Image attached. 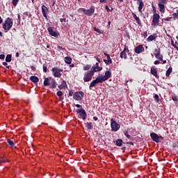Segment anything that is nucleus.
Wrapping results in <instances>:
<instances>
[{
	"instance_id": "1",
	"label": "nucleus",
	"mask_w": 178,
	"mask_h": 178,
	"mask_svg": "<svg viewBox=\"0 0 178 178\" xmlns=\"http://www.w3.org/2000/svg\"><path fill=\"white\" fill-rule=\"evenodd\" d=\"M13 26V19L10 17L6 18V19L4 21V23H3V29L6 31V33H8L10 29H12Z\"/></svg>"
},
{
	"instance_id": "2",
	"label": "nucleus",
	"mask_w": 178,
	"mask_h": 178,
	"mask_svg": "<svg viewBox=\"0 0 178 178\" xmlns=\"http://www.w3.org/2000/svg\"><path fill=\"white\" fill-rule=\"evenodd\" d=\"M94 74H95V72L94 71H92V70L85 72L84 77H83V81H85V83L91 81V80H92V76H94Z\"/></svg>"
},
{
	"instance_id": "3",
	"label": "nucleus",
	"mask_w": 178,
	"mask_h": 178,
	"mask_svg": "<svg viewBox=\"0 0 178 178\" xmlns=\"http://www.w3.org/2000/svg\"><path fill=\"white\" fill-rule=\"evenodd\" d=\"M110 122H111V131H118V130L120 129V124H118V122H116V121H115L113 118H112Z\"/></svg>"
},
{
	"instance_id": "4",
	"label": "nucleus",
	"mask_w": 178,
	"mask_h": 178,
	"mask_svg": "<svg viewBox=\"0 0 178 178\" xmlns=\"http://www.w3.org/2000/svg\"><path fill=\"white\" fill-rule=\"evenodd\" d=\"M53 75L54 77H61L62 76V72H63V69H59L58 67H53L51 70Z\"/></svg>"
},
{
	"instance_id": "5",
	"label": "nucleus",
	"mask_w": 178,
	"mask_h": 178,
	"mask_svg": "<svg viewBox=\"0 0 178 178\" xmlns=\"http://www.w3.org/2000/svg\"><path fill=\"white\" fill-rule=\"evenodd\" d=\"M99 83H104L100 76H97L95 80H93L89 86V90H92V87H95L97 84H99Z\"/></svg>"
},
{
	"instance_id": "6",
	"label": "nucleus",
	"mask_w": 178,
	"mask_h": 178,
	"mask_svg": "<svg viewBox=\"0 0 178 178\" xmlns=\"http://www.w3.org/2000/svg\"><path fill=\"white\" fill-rule=\"evenodd\" d=\"M83 97H84V92L82 91L75 92L73 95V98L75 101H83Z\"/></svg>"
},
{
	"instance_id": "7",
	"label": "nucleus",
	"mask_w": 178,
	"mask_h": 178,
	"mask_svg": "<svg viewBox=\"0 0 178 178\" xmlns=\"http://www.w3.org/2000/svg\"><path fill=\"white\" fill-rule=\"evenodd\" d=\"M94 12H95V7L90 6V9L86 10L83 9V13L86 15V16H92L94 15Z\"/></svg>"
},
{
	"instance_id": "8",
	"label": "nucleus",
	"mask_w": 178,
	"mask_h": 178,
	"mask_svg": "<svg viewBox=\"0 0 178 178\" xmlns=\"http://www.w3.org/2000/svg\"><path fill=\"white\" fill-rule=\"evenodd\" d=\"M154 56L159 60H163V56L161 54V49L157 48L154 49Z\"/></svg>"
},
{
	"instance_id": "9",
	"label": "nucleus",
	"mask_w": 178,
	"mask_h": 178,
	"mask_svg": "<svg viewBox=\"0 0 178 178\" xmlns=\"http://www.w3.org/2000/svg\"><path fill=\"white\" fill-rule=\"evenodd\" d=\"M159 19H161V16L158 13H155L153 15L152 19V25L153 26H159Z\"/></svg>"
},
{
	"instance_id": "10",
	"label": "nucleus",
	"mask_w": 178,
	"mask_h": 178,
	"mask_svg": "<svg viewBox=\"0 0 178 178\" xmlns=\"http://www.w3.org/2000/svg\"><path fill=\"white\" fill-rule=\"evenodd\" d=\"M126 52L129 54V52H130V50L129 49V48H127V46L124 45V50L120 53V55L121 59H127V54H126Z\"/></svg>"
},
{
	"instance_id": "11",
	"label": "nucleus",
	"mask_w": 178,
	"mask_h": 178,
	"mask_svg": "<svg viewBox=\"0 0 178 178\" xmlns=\"http://www.w3.org/2000/svg\"><path fill=\"white\" fill-rule=\"evenodd\" d=\"M76 113H79V116L82 118L83 120H86V119H87V113L84 108L77 109Z\"/></svg>"
},
{
	"instance_id": "12",
	"label": "nucleus",
	"mask_w": 178,
	"mask_h": 178,
	"mask_svg": "<svg viewBox=\"0 0 178 178\" xmlns=\"http://www.w3.org/2000/svg\"><path fill=\"white\" fill-rule=\"evenodd\" d=\"M112 76V72H111V70L109 71H106L104 76H100V79H102V81H106V80H108V79H111V76Z\"/></svg>"
},
{
	"instance_id": "13",
	"label": "nucleus",
	"mask_w": 178,
	"mask_h": 178,
	"mask_svg": "<svg viewBox=\"0 0 178 178\" xmlns=\"http://www.w3.org/2000/svg\"><path fill=\"white\" fill-rule=\"evenodd\" d=\"M42 13L46 20H48V13H49V9L45 6H42Z\"/></svg>"
},
{
	"instance_id": "14",
	"label": "nucleus",
	"mask_w": 178,
	"mask_h": 178,
	"mask_svg": "<svg viewBox=\"0 0 178 178\" xmlns=\"http://www.w3.org/2000/svg\"><path fill=\"white\" fill-rule=\"evenodd\" d=\"M47 31H49V33L50 35H52V37H56V38L59 37V33L54 31V29L51 26L47 29Z\"/></svg>"
},
{
	"instance_id": "15",
	"label": "nucleus",
	"mask_w": 178,
	"mask_h": 178,
	"mask_svg": "<svg viewBox=\"0 0 178 178\" xmlns=\"http://www.w3.org/2000/svg\"><path fill=\"white\" fill-rule=\"evenodd\" d=\"M150 137H151L152 140H153L155 143H161V140H159V136H158V134H155V132L151 133Z\"/></svg>"
},
{
	"instance_id": "16",
	"label": "nucleus",
	"mask_w": 178,
	"mask_h": 178,
	"mask_svg": "<svg viewBox=\"0 0 178 178\" xmlns=\"http://www.w3.org/2000/svg\"><path fill=\"white\" fill-rule=\"evenodd\" d=\"M150 73L151 74L154 76L156 79H159V75H158V70L156 69V67H155V66L151 67Z\"/></svg>"
},
{
	"instance_id": "17",
	"label": "nucleus",
	"mask_w": 178,
	"mask_h": 178,
	"mask_svg": "<svg viewBox=\"0 0 178 178\" xmlns=\"http://www.w3.org/2000/svg\"><path fill=\"white\" fill-rule=\"evenodd\" d=\"M104 55L107 58V60L104 59V63H106V65H112V58H111V56L108 53H104Z\"/></svg>"
},
{
	"instance_id": "18",
	"label": "nucleus",
	"mask_w": 178,
	"mask_h": 178,
	"mask_svg": "<svg viewBox=\"0 0 178 178\" xmlns=\"http://www.w3.org/2000/svg\"><path fill=\"white\" fill-rule=\"evenodd\" d=\"M90 70H92L95 73L97 72H101V70H102V67H99V63H96L95 66H92Z\"/></svg>"
},
{
	"instance_id": "19",
	"label": "nucleus",
	"mask_w": 178,
	"mask_h": 178,
	"mask_svg": "<svg viewBox=\"0 0 178 178\" xmlns=\"http://www.w3.org/2000/svg\"><path fill=\"white\" fill-rule=\"evenodd\" d=\"M144 51H145V49L142 44L138 45L134 49V51L136 52V54H141V52H144Z\"/></svg>"
},
{
	"instance_id": "20",
	"label": "nucleus",
	"mask_w": 178,
	"mask_h": 178,
	"mask_svg": "<svg viewBox=\"0 0 178 178\" xmlns=\"http://www.w3.org/2000/svg\"><path fill=\"white\" fill-rule=\"evenodd\" d=\"M113 143H115V145H117V147H122L123 144H126V143L123 142V140L122 139H117L115 140H113Z\"/></svg>"
},
{
	"instance_id": "21",
	"label": "nucleus",
	"mask_w": 178,
	"mask_h": 178,
	"mask_svg": "<svg viewBox=\"0 0 178 178\" xmlns=\"http://www.w3.org/2000/svg\"><path fill=\"white\" fill-rule=\"evenodd\" d=\"M137 1L139 3L138 12L139 13H143V8H144V3L143 2V0H137Z\"/></svg>"
},
{
	"instance_id": "22",
	"label": "nucleus",
	"mask_w": 178,
	"mask_h": 178,
	"mask_svg": "<svg viewBox=\"0 0 178 178\" xmlns=\"http://www.w3.org/2000/svg\"><path fill=\"white\" fill-rule=\"evenodd\" d=\"M158 35L156 33H153L147 38V42H151V41H154V40L156 39Z\"/></svg>"
},
{
	"instance_id": "23",
	"label": "nucleus",
	"mask_w": 178,
	"mask_h": 178,
	"mask_svg": "<svg viewBox=\"0 0 178 178\" xmlns=\"http://www.w3.org/2000/svg\"><path fill=\"white\" fill-rule=\"evenodd\" d=\"M29 80L34 84H37L38 81H40V79H38L36 76H31Z\"/></svg>"
},
{
	"instance_id": "24",
	"label": "nucleus",
	"mask_w": 178,
	"mask_h": 178,
	"mask_svg": "<svg viewBox=\"0 0 178 178\" xmlns=\"http://www.w3.org/2000/svg\"><path fill=\"white\" fill-rule=\"evenodd\" d=\"M132 16L134 19H135L137 24H138V26H141V19H140V18L137 17V15H136V13H132Z\"/></svg>"
},
{
	"instance_id": "25",
	"label": "nucleus",
	"mask_w": 178,
	"mask_h": 178,
	"mask_svg": "<svg viewBox=\"0 0 178 178\" xmlns=\"http://www.w3.org/2000/svg\"><path fill=\"white\" fill-rule=\"evenodd\" d=\"M123 134H124V136H127L128 140H130V141H133V140L134 139V138H133V136H131L129 134V131L128 130H124L123 131Z\"/></svg>"
},
{
	"instance_id": "26",
	"label": "nucleus",
	"mask_w": 178,
	"mask_h": 178,
	"mask_svg": "<svg viewBox=\"0 0 178 178\" xmlns=\"http://www.w3.org/2000/svg\"><path fill=\"white\" fill-rule=\"evenodd\" d=\"M65 87H67V83H66V81L63 80L62 81L60 85L58 86L59 90H63V88H65Z\"/></svg>"
},
{
	"instance_id": "27",
	"label": "nucleus",
	"mask_w": 178,
	"mask_h": 178,
	"mask_svg": "<svg viewBox=\"0 0 178 178\" xmlns=\"http://www.w3.org/2000/svg\"><path fill=\"white\" fill-rule=\"evenodd\" d=\"M159 11L161 12V13H165V4L162 3H159Z\"/></svg>"
},
{
	"instance_id": "28",
	"label": "nucleus",
	"mask_w": 178,
	"mask_h": 178,
	"mask_svg": "<svg viewBox=\"0 0 178 178\" xmlns=\"http://www.w3.org/2000/svg\"><path fill=\"white\" fill-rule=\"evenodd\" d=\"M51 80V78H45L44 81L43 82V84L45 87L48 86H51V83H49V81Z\"/></svg>"
},
{
	"instance_id": "29",
	"label": "nucleus",
	"mask_w": 178,
	"mask_h": 178,
	"mask_svg": "<svg viewBox=\"0 0 178 178\" xmlns=\"http://www.w3.org/2000/svg\"><path fill=\"white\" fill-rule=\"evenodd\" d=\"M51 85L50 86V88H56V86H58V83H56V81L55 79H51Z\"/></svg>"
},
{
	"instance_id": "30",
	"label": "nucleus",
	"mask_w": 178,
	"mask_h": 178,
	"mask_svg": "<svg viewBox=\"0 0 178 178\" xmlns=\"http://www.w3.org/2000/svg\"><path fill=\"white\" fill-rule=\"evenodd\" d=\"M8 162H9V160L6 157H0V165L1 163H8Z\"/></svg>"
},
{
	"instance_id": "31",
	"label": "nucleus",
	"mask_w": 178,
	"mask_h": 178,
	"mask_svg": "<svg viewBox=\"0 0 178 178\" xmlns=\"http://www.w3.org/2000/svg\"><path fill=\"white\" fill-rule=\"evenodd\" d=\"M65 62L67 65H71L72 63V57L67 56L65 58Z\"/></svg>"
},
{
	"instance_id": "32",
	"label": "nucleus",
	"mask_w": 178,
	"mask_h": 178,
	"mask_svg": "<svg viewBox=\"0 0 178 178\" xmlns=\"http://www.w3.org/2000/svg\"><path fill=\"white\" fill-rule=\"evenodd\" d=\"M7 143H8V144L11 147V148H16V146L15 145V143L13 142V140H10V139H8Z\"/></svg>"
},
{
	"instance_id": "33",
	"label": "nucleus",
	"mask_w": 178,
	"mask_h": 178,
	"mask_svg": "<svg viewBox=\"0 0 178 178\" xmlns=\"http://www.w3.org/2000/svg\"><path fill=\"white\" fill-rule=\"evenodd\" d=\"M172 70H173V68H172V67H170L167 70V71H166V72H165V76H166V77H169V76H170V73H172Z\"/></svg>"
},
{
	"instance_id": "34",
	"label": "nucleus",
	"mask_w": 178,
	"mask_h": 178,
	"mask_svg": "<svg viewBox=\"0 0 178 178\" xmlns=\"http://www.w3.org/2000/svg\"><path fill=\"white\" fill-rule=\"evenodd\" d=\"M6 62H12V55L11 54H8L6 57Z\"/></svg>"
},
{
	"instance_id": "35",
	"label": "nucleus",
	"mask_w": 178,
	"mask_h": 178,
	"mask_svg": "<svg viewBox=\"0 0 178 178\" xmlns=\"http://www.w3.org/2000/svg\"><path fill=\"white\" fill-rule=\"evenodd\" d=\"M86 125L88 130H91L92 129V122H87Z\"/></svg>"
},
{
	"instance_id": "36",
	"label": "nucleus",
	"mask_w": 178,
	"mask_h": 178,
	"mask_svg": "<svg viewBox=\"0 0 178 178\" xmlns=\"http://www.w3.org/2000/svg\"><path fill=\"white\" fill-rule=\"evenodd\" d=\"M91 69V65H83V70H90Z\"/></svg>"
},
{
	"instance_id": "37",
	"label": "nucleus",
	"mask_w": 178,
	"mask_h": 178,
	"mask_svg": "<svg viewBox=\"0 0 178 178\" xmlns=\"http://www.w3.org/2000/svg\"><path fill=\"white\" fill-rule=\"evenodd\" d=\"M93 30L94 31H96V33H98L99 34H102V33H104L103 31L99 30V29H97V27H94Z\"/></svg>"
},
{
	"instance_id": "38",
	"label": "nucleus",
	"mask_w": 178,
	"mask_h": 178,
	"mask_svg": "<svg viewBox=\"0 0 178 178\" xmlns=\"http://www.w3.org/2000/svg\"><path fill=\"white\" fill-rule=\"evenodd\" d=\"M172 101H174L175 102H178L177 95H174L173 96H172Z\"/></svg>"
},
{
	"instance_id": "39",
	"label": "nucleus",
	"mask_w": 178,
	"mask_h": 178,
	"mask_svg": "<svg viewBox=\"0 0 178 178\" xmlns=\"http://www.w3.org/2000/svg\"><path fill=\"white\" fill-rule=\"evenodd\" d=\"M42 67H43V72L44 73H47V72H48V68L47 67V64H43Z\"/></svg>"
},
{
	"instance_id": "40",
	"label": "nucleus",
	"mask_w": 178,
	"mask_h": 178,
	"mask_svg": "<svg viewBox=\"0 0 178 178\" xmlns=\"http://www.w3.org/2000/svg\"><path fill=\"white\" fill-rule=\"evenodd\" d=\"M12 3L13 6H17V3H19V0H13Z\"/></svg>"
},
{
	"instance_id": "41",
	"label": "nucleus",
	"mask_w": 178,
	"mask_h": 178,
	"mask_svg": "<svg viewBox=\"0 0 178 178\" xmlns=\"http://www.w3.org/2000/svg\"><path fill=\"white\" fill-rule=\"evenodd\" d=\"M105 9H106V12H112L113 10V8H111V9H110L108 6H105Z\"/></svg>"
},
{
	"instance_id": "42",
	"label": "nucleus",
	"mask_w": 178,
	"mask_h": 178,
	"mask_svg": "<svg viewBox=\"0 0 178 178\" xmlns=\"http://www.w3.org/2000/svg\"><path fill=\"white\" fill-rule=\"evenodd\" d=\"M2 65H3V66H6V67L7 69H10V65H8V63H6V62H3V63H2Z\"/></svg>"
},
{
	"instance_id": "43",
	"label": "nucleus",
	"mask_w": 178,
	"mask_h": 178,
	"mask_svg": "<svg viewBox=\"0 0 178 178\" xmlns=\"http://www.w3.org/2000/svg\"><path fill=\"white\" fill-rule=\"evenodd\" d=\"M154 99L156 100V102L158 103V102H159V95H155L154 96Z\"/></svg>"
},
{
	"instance_id": "44",
	"label": "nucleus",
	"mask_w": 178,
	"mask_h": 178,
	"mask_svg": "<svg viewBox=\"0 0 178 178\" xmlns=\"http://www.w3.org/2000/svg\"><path fill=\"white\" fill-rule=\"evenodd\" d=\"M152 12L153 13H156V8H155V6H154V4L152 5Z\"/></svg>"
},
{
	"instance_id": "45",
	"label": "nucleus",
	"mask_w": 178,
	"mask_h": 178,
	"mask_svg": "<svg viewBox=\"0 0 178 178\" xmlns=\"http://www.w3.org/2000/svg\"><path fill=\"white\" fill-rule=\"evenodd\" d=\"M172 16H173V20H176V19H177L178 14H177L176 13H174L172 14Z\"/></svg>"
},
{
	"instance_id": "46",
	"label": "nucleus",
	"mask_w": 178,
	"mask_h": 178,
	"mask_svg": "<svg viewBox=\"0 0 178 178\" xmlns=\"http://www.w3.org/2000/svg\"><path fill=\"white\" fill-rule=\"evenodd\" d=\"M56 95L58 97H62V95H63V93L62 92V91L60 90V91L57 92Z\"/></svg>"
},
{
	"instance_id": "47",
	"label": "nucleus",
	"mask_w": 178,
	"mask_h": 178,
	"mask_svg": "<svg viewBox=\"0 0 178 178\" xmlns=\"http://www.w3.org/2000/svg\"><path fill=\"white\" fill-rule=\"evenodd\" d=\"M170 19H173V17H168V18H163V21L165 20V22H170Z\"/></svg>"
},
{
	"instance_id": "48",
	"label": "nucleus",
	"mask_w": 178,
	"mask_h": 178,
	"mask_svg": "<svg viewBox=\"0 0 178 178\" xmlns=\"http://www.w3.org/2000/svg\"><path fill=\"white\" fill-rule=\"evenodd\" d=\"M60 22H61V23H66V18H60Z\"/></svg>"
},
{
	"instance_id": "49",
	"label": "nucleus",
	"mask_w": 178,
	"mask_h": 178,
	"mask_svg": "<svg viewBox=\"0 0 178 178\" xmlns=\"http://www.w3.org/2000/svg\"><path fill=\"white\" fill-rule=\"evenodd\" d=\"M160 3H163V5L168 3V1L166 0H160Z\"/></svg>"
},
{
	"instance_id": "50",
	"label": "nucleus",
	"mask_w": 178,
	"mask_h": 178,
	"mask_svg": "<svg viewBox=\"0 0 178 178\" xmlns=\"http://www.w3.org/2000/svg\"><path fill=\"white\" fill-rule=\"evenodd\" d=\"M58 49H59V51H65V48L60 47V46H57Z\"/></svg>"
},
{
	"instance_id": "51",
	"label": "nucleus",
	"mask_w": 178,
	"mask_h": 178,
	"mask_svg": "<svg viewBox=\"0 0 178 178\" xmlns=\"http://www.w3.org/2000/svg\"><path fill=\"white\" fill-rule=\"evenodd\" d=\"M17 17H18L17 22H18V23H20V22H21V20H22V19L20 18V14H18V15H17Z\"/></svg>"
},
{
	"instance_id": "52",
	"label": "nucleus",
	"mask_w": 178,
	"mask_h": 178,
	"mask_svg": "<svg viewBox=\"0 0 178 178\" xmlns=\"http://www.w3.org/2000/svg\"><path fill=\"white\" fill-rule=\"evenodd\" d=\"M171 42H172V47H174V48H176V49H177V51H178V47H177V46L176 44H175V43L173 42V41H171Z\"/></svg>"
},
{
	"instance_id": "53",
	"label": "nucleus",
	"mask_w": 178,
	"mask_h": 178,
	"mask_svg": "<svg viewBox=\"0 0 178 178\" xmlns=\"http://www.w3.org/2000/svg\"><path fill=\"white\" fill-rule=\"evenodd\" d=\"M73 94H74L73 90H70V91H69V95H70V97H72V96H73Z\"/></svg>"
},
{
	"instance_id": "54",
	"label": "nucleus",
	"mask_w": 178,
	"mask_h": 178,
	"mask_svg": "<svg viewBox=\"0 0 178 178\" xmlns=\"http://www.w3.org/2000/svg\"><path fill=\"white\" fill-rule=\"evenodd\" d=\"M29 12L24 13V17H27V16H29Z\"/></svg>"
},
{
	"instance_id": "55",
	"label": "nucleus",
	"mask_w": 178,
	"mask_h": 178,
	"mask_svg": "<svg viewBox=\"0 0 178 178\" xmlns=\"http://www.w3.org/2000/svg\"><path fill=\"white\" fill-rule=\"evenodd\" d=\"M159 63H161V61H159L158 60H155L154 63V65H159Z\"/></svg>"
},
{
	"instance_id": "56",
	"label": "nucleus",
	"mask_w": 178,
	"mask_h": 178,
	"mask_svg": "<svg viewBox=\"0 0 178 178\" xmlns=\"http://www.w3.org/2000/svg\"><path fill=\"white\" fill-rule=\"evenodd\" d=\"M125 144H129V145H134V143L133 142H127Z\"/></svg>"
},
{
	"instance_id": "57",
	"label": "nucleus",
	"mask_w": 178,
	"mask_h": 178,
	"mask_svg": "<svg viewBox=\"0 0 178 178\" xmlns=\"http://www.w3.org/2000/svg\"><path fill=\"white\" fill-rule=\"evenodd\" d=\"M0 59H5V54H0Z\"/></svg>"
},
{
	"instance_id": "58",
	"label": "nucleus",
	"mask_w": 178,
	"mask_h": 178,
	"mask_svg": "<svg viewBox=\"0 0 178 178\" xmlns=\"http://www.w3.org/2000/svg\"><path fill=\"white\" fill-rule=\"evenodd\" d=\"M143 38H146L147 37V31H145L144 33H143Z\"/></svg>"
},
{
	"instance_id": "59",
	"label": "nucleus",
	"mask_w": 178,
	"mask_h": 178,
	"mask_svg": "<svg viewBox=\"0 0 178 178\" xmlns=\"http://www.w3.org/2000/svg\"><path fill=\"white\" fill-rule=\"evenodd\" d=\"M100 3H106V0H100Z\"/></svg>"
},
{
	"instance_id": "60",
	"label": "nucleus",
	"mask_w": 178,
	"mask_h": 178,
	"mask_svg": "<svg viewBox=\"0 0 178 178\" xmlns=\"http://www.w3.org/2000/svg\"><path fill=\"white\" fill-rule=\"evenodd\" d=\"M126 34H127V37L129 39H130V34L129 33V32H127Z\"/></svg>"
},
{
	"instance_id": "61",
	"label": "nucleus",
	"mask_w": 178,
	"mask_h": 178,
	"mask_svg": "<svg viewBox=\"0 0 178 178\" xmlns=\"http://www.w3.org/2000/svg\"><path fill=\"white\" fill-rule=\"evenodd\" d=\"M127 149L126 146L121 147L122 151H124Z\"/></svg>"
},
{
	"instance_id": "62",
	"label": "nucleus",
	"mask_w": 178,
	"mask_h": 178,
	"mask_svg": "<svg viewBox=\"0 0 178 178\" xmlns=\"http://www.w3.org/2000/svg\"><path fill=\"white\" fill-rule=\"evenodd\" d=\"M75 106L76 108H81V105H80V104H76Z\"/></svg>"
},
{
	"instance_id": "63",
	"label": "nucleus",
	"mask_w": 178,
	"mask_h": 178,
	"mask_svg": "<svg viewBox=\"0 0 178 178\" xmlns=\"http://www.w3.org/2000/svg\"><path fill=\"white\" fill-rule=\"evenodd\" d=\"M93 120L97 122L98 120V117H93Z\"/></svg>"
},
{
	"instance_id": "64",
	"label": "nucleus",
	"mask_w": 178,
	"mask_h": 178,
	"mask_svg": "<svg viewBox=\"0 0 178 178\" xmlns=\"http://www.w3.org/2000/svg\"><path fill=\"white\" fill-rule=\"evenodd\" d=\"M15 56H16V58H19V52L16 53Z\"/></svg>"
}]
</instances>
